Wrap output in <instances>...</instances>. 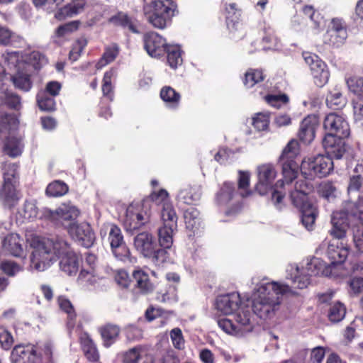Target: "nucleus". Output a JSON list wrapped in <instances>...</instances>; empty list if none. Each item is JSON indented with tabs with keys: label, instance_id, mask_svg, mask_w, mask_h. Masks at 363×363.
<instances>
[{
	"label": "nucleus",
	"instance_id": "obj_1",
	"mask_svg": "<svg viewBox=\"0 0 363 363\" xmlns=\"http://www.w3.org/2000/svg\"><path fill=\"white\" fill-rule=\"evenodd\" d=\"M27 242L32 250L29 257L30 270L45 272L61 257L60 269L68 276L77 273L81 259L72 250L69 244L63 238L31 236L27 239Z\"/></svg>",
	"mask_w": 363,
	"mask_h": 363
},
{
	"label": "nucleus",
	"instance_id": "obj_2",
	"mask_svg": "<svg viewBox=\"0 0 363 363\" xmlns=\"http://www.w3.org/2000/svg\"><path fill=\"white\" fill-rule=\"evenodd\" d=\"M287 188L291 203L301 212L302 223L308 230H311L315 223L317 209L310 201L308 195L313 191V186L306 180H298L294 185L292 181L279 180L272 195L274 205L281 203L284 194L279 189Z\"/></svg>",
	"mask_w": 363,
	"mask_h": 363
},
{
	"label": "nucleus",
	"instance_id": "obj_3",
	"mask_svg": "<svg viewBox=\"0 0 363 363\" xmlns=\"http://www.w3.org/2000/svg\"><path fill=\"white\" fill-rule=\"evenodd\" d=\"M288 293H294L290 286L262 280L257 284L252 296L254 313L264 320L273 318L279 309L281 296Z\"/></svg>",
	"mask_w": 363,
	"mask_h": 363
},
{
	"label": "nucleus",
	"instance_id": "obj_4",
	"mask_svg": "<svg viewBox=\"0 0 363 363\" xmlns=\"http://www.w3.org/2000/svg\"><path fill=\"white\" fill-rule=\"evenodd\" d=\"M5 61L8 68L12 71L10 79L14 86L26 91H29L32 86L30 78L32 73L46 62L45 57L37 51L29 53L24 59L18 52H7Z\"/></svg>",
	"mask_w": 363,
	"mask_h": 363
},
{
	"label": "nucleus",
	"instance_id": "obj_5",
	"mask_svg": "<svg viewBox=\"0 0 363 363\" xmlns=\"http://www.w3.org/2000/svg\"><path fill=\"white\" fill-rule=\"evenodd\" d=\"M333 267L320 259L313 257L307 259L306 264L301 267L295 264H289L286 269V279L291 281V289H303L310 284L311 277L313 276L323 275L333 278L345 277L344 272L338 274L333 272Z\"/></svg>",
	"mask_w": 363,
	"mask_h": 363
},
{
	"label": "nucleus",
	"instance_id": "obj_6",
	"mask_svg": "<svg viewBox=\"0 0 363 363\" xmlns=\"http://www.w3.org/2000/svg\"><path fill=\"white\" fill-rule=\"evenodd\" d=\"M143 12L147 22L154 28L164 29L177 13V5L173 0L151 1L144 4Z\"/></svg>",
	"mask_w": 363,
	"mask_h": 363
},
{
	"label": "nucleus",
	"instance_id": "obj_7",
	"mask_svg": "<svg viewBox=\"0 0 363 363\" xmlns=\"http://www.w3.org/2000/svg\"><path fill=\"white\" fill-rule=\"evenodd\" d=\"M235 322L223 318L218 320V325L225 333L241 337L252 331L255 326L254 316L250 308L247 306H241L235 315Z\"/></svg>",
	"mask_w": 363,
	"mask_h": 363
},
{
	"label": "nucleus",
	"instance_id": "obj_8",
	"mask_svg": "<svg viewBox=\"0 0 363 363\" xmlns=\"http://www.w3.org/2000/svg\"><path fill=\"white\" fill-rule=\"evenodd\" d=\"M18 126L16 117L10 114H2L0 117V140L4 143V152L15 157L21 154L22 145L15 135V130Z\"/></svg>",
	"mask_w": 363,
	"mask_h": 363
},
{
	"label": "nucleus",
	"instance_id": "obj_9",
	"mask_svg": "<svg viewBox=\"0 0 363 363\" xmlns=\"http://www.w3.org/2000/svg\"><path fill=\"white\" fill-rule=\"evenodd\" d=\"M333 168L332 158L324 155L304 159L300 165L302 175L308 179L326 177L331 173Z\"/></svg>",
	"mask_w": 363,
	"mask_h": 363
},
{
	"label": "nucleus",
	"instance_id": "obj_10",
	"mask_svg": "<svg viewBox=\"0 0 363 363\" xmlns=\"http://www.w3.org/2000/svg\"><path fill=\"white\" fill-rule=\"evenodd\" d=\"M79 215V209L70 204H62L55 211L45 208L41 211L40 218L48 219L56 225H62L67 229L75 223L74 220Z\"/></svg>",
	"mask_w": 363,
	"mask_h": 363
},
{
	"label": "nucleus",
	"instance_id": "obj_11",
	"mask_svg": "<svg viewBox=\"0 0 363 363\" xmlns=\"http://www.w3.org/2000/svg\"><path fill=\"white\" fill-rule=\"evenodd\" d=\"M325 247H327L326 254L331 261V263L328 265L333 267V272L338 274L344 272L345 276H346L347 272L342 267V264L349 255L350 248L348 245L338 240L324 241L320 246V250Z\"/></svg>",
	"mask_w": 363,
	"mask_h": 363
},
{
	"label": "nucleus",
	"instance_id": "obj_12",
	"mask_svg": "<svg viewBox=\"0 0 363 363\" xmlns=\"http://www.w3.org/2000/svg\"><path fill=\"white\" fill-rule=\"evenodd\" d=\"M299 153L298 143L290 140L282 151L280 160L282 162V174L285 180L293 181L297 177L299 165L294 159Z\"/></svg>",
	"mask_w": 363,
	"mask_h": 363
},
{
	"label": "nucleus",
	"instance_id": "obj_13",
	"mask_svg": "<svg viewBox=\"0 0 363 363\" xmlns=\"http://www.w3.org/2000/svg\"><path fill=\"white\" fill-rule=\"evenodd\" d=\"M305 62L309 65L314 83L319 87L323 86L329 79V72L327 66L318 55L305 52L303 53Z\"/></svg>",
	"mask_w": 363,
	"mask_h": 363
},
{
	"label": "nucleus",
	"instance_id": "obj_14",
	"mask_svg": "<svg viewBox=\"0 0 363 363\" xmlns=\"http://www.w3.org/2000/svg\"><path fill=\"white\" fill-rule=\"evenodd\" d=\"M258 183L256 189L259 194L264 195L267 190L272 188V184L274 181L277 172L271 163H265L259 165L257 167Z\"/></svg>",
	"mask_w": 363,
	"mask_h": 363
},
{
	"label": "nucleus",
	"instance_id": "obj_15",
	"mask_svg": "<svg viewBox=\"0 0 363 363\" xmlns=\"http://www.w3.org/2000/svg\"><path fill=\"white\" fill-rule=\"evenodd\" d=\"M148 218L147 213L142 211L140 204L132 203L126 209L123 223L127 230H132L144 225L147 221Z\"/></svg>",
	"mask_w": 363,
	"mask_h": 363
},
{
	"label": "nucleus",
	"instance_id": "obj_16",
	"mask_svg": "<svg viewBox=\"0 0 363 363\" xmlns=\"http://www.w3.org/2000/svg\"><path fill=\"white\" fill-rule=\"evenodd\" d=\"M67 231L74 240L85 247H89L94 243V234L87 223H73L68 227Z\"/></svg>",
	"mask_w": 363,
	"mask_h": 363
},
{
	"label": "nucleus",
	"instance_id": "obj_17",
	"mask_svg": "<svg viewBox=\"0 0 363 363\" xmlns=\"http://www.w3.org/2000/svg\"><path fill=\"white\" fill-rule=\"evenodd\" d=\"M325 130L335 135L348 137L350 126L346 120L341 116L331 113L325 117L323 123Z\"/></svg>",
	"mask_w": 363,
	"mask_h": 363
},
{
	"label": "nucleus",
	"instance_id": "obj_18",
	"mask_svg": "<svg viewBox=\"0 0 363 363\" xmlns=\"http://www.w3.org/2000/svg\"><path fill=\"white\" fill-rule=\"evenodd\" d=\"M143 40L147 52L154 57L162 55L168 46L165 39L155 32L146 33L144 35Z\"/></svg>",
	"mask_w": 363,
	"mask_h": 363
},
{
	"label": "nucleus",
	"instance_id": "obj_19",
	"mask_svg": "<svg viewBox=\"0 0 363 363\" xmlns=\"http://www.w3.org/2000/svg\"><path fill=\"white\" fill-rule=\"evenodd\" d=\"M345 138L335 135L332 133H327L323 140L326 156L340 159L345 152V142L342 140Z\"/></svg>",
	"mask_w": 363,
	"mask_h": 363
},
{
	"label": "nucleus",
	"instance_id": "obj_20",
	"mask_svg": "<svg viewBox=\"0 0 363 363\" xmlns=\"http://www.w3.org/2000/svg\"><path fill=\"white\" fill-rule=\"evenodd\" d=\"M240 303L241 300L239 294L232 293L219 296L216 298V308L223 315H230L242 306Z\"/></svg>",
	"mask_w": 363,
	"mask_h": 363
},
{
	"label": "nucleus",
	"instance_id": "obj_21",
	"mask_svg": "<svg viewBox=\"0 0 363 363\" xmlns=\"http://www.w3.org/2000/svg\"><path fill=\"white\" fill-rule=\"evenodd\" d=\"M331 225L330 234L337 240L344 238L350 228L347 213L342 211L334 212L331 217Z\"/></svg>",
	"mask_w": 363,
	"mask_h": 363
},
{
	"label": "nucleus",
	"instance_id": "obj_22",
	"mask_svg": "<svg viewBox=\"0 0 363 363\" xmlns=\"http://www.w3.org/2000/svg\"><path fill=\"white\" fill-rule=\"evenodd\" d=\"M13 363H39L40 359L33 345H16L11 352Z\"/></svg>",
	"mask_w": 363,
	"mask_h": 363
},
{
	"label": "nucleus",
	"instance_id": "obj_23",
	"mask_svg": "<svg viewBox=\"0 0 363 363\" xmlns=\"http://www.w3.org/2000/svg\"><path fill=\"white\" fill-rule=\"evenodd\" d=\"M331 23L332 26L324 35V42L329 45L339 46L347 38V30L340 20L333 19Z\"/></svg>",
	"mask_w": 363,
	"mask_h": 363
},
{
	"label": "nucleus",
	"instance_id": "obj_24",
	"mask_svg": "<svg viewBox=\"0 0 363 363\" xmlns=\"http://www.w3.org/2000/svg\"><path fill=\"white\" fill-rule=\"evenodd\" d=\"M319 125L316 115H308L301 122L298 131L299 139L305 143H310L315 138V130Z\"/></svg>",
	"mask_w": 363,
	"mask_h": 363
},
{
	"label": "nucleus",
	"instance_id": "obj_25",
	"mask_svg": "<svg viewBox=\"0 0 363 363\" xmlns=\"http://www.w3.org/2000/svg\"><path fill=\"white\" fill-rule=\"evenodd\" d=\"M24 240L18 234L11 233L7 235L3 242L4 250L16 257L26 258V252L23 248Z\"/></svg>",
	"mask_w": 363,
	"mask_h": 363
},
{
	"label": "nucleus",
	"instance_id": "obj_26",
	"mask_svg": "<svg viewBox=\"0 0 363 363\" xmlns=\"http://www.w3.org/2000/svg\"><path fill=\"white\" fill-rule=\"evenodd\" d=\"M134 246L140 253L146 257L152 255L154 248L157 247V244L152 234L143 232L135 237Z\"/></svg>",
	"mask_w": 363,
	"mask_h": 363
},
{
	"label": "nucleus",
	"instance_id": "obj_27",
	"mask_svg": "<svg viewBox=\"0 0 363 363\" xmlns=\"http://www.w3.org/2000/svg\"><path fill=\"white\" fill-rule=\"evenodd\" d=\"M72 3L60 8L55 13V18L61 21L82 13L86 5V0H71Z\"/></svg>",
	"mask_w": 363,
	"mask_h": 363
},
{
	"label": "nucleus",
	"instance_id": "obj_28",
	"mask_svg": "<svg viewBox=\"0 0 363 363\" xmlns=\"http://www.w3.org/2000/svg\"><path fill=\"white\" fill-rule=\"evenodd\" d=\"M107 233L108 234V240L111 247H116V246L124 242L121 230L116 224L111 223H104L101 228L100 235L103 237Z\"/></svg>",
	"mask_w": 363,
	"mask_h": 363
},
{
	"label": "nucleus",
	"instance_id": "obj_29",
	"mask_svg": "<svg viewBox=\"0 0 363 363\" xmlns=\"http://www.w3.org/2000/svg\"><path fill=\"white\" fill-rule=\"evenodd\" d=\"M0 199L8 208H12L18 203L20 196L15 184H3L0 191Z\"/></svg>",
	"mask_w": 363,
	"mask_h": 363
},
{
	"label": "nucleus",
	"instance_id": "obj_30",
	"mask_svg": "<svg viewBox=\"0 0 363 363\" xmlns=\"http://www.w3.org/2000/svg\"><path fill=\"white\" fill-rule=\"evenodd\" d=\"M80 342L86 358L91 362H96L99 358L98 350L94 342L87 333L80 336Z\"/></svg>",
	"mask_w": 363,
	"mask_h": 363
},
{
	"label": "nucleus",
	"instance_id": "obj_31",
	"mask_svg": "<svg viewBox=\"0 0 363 363\" xmlns=\"http://www.w3.org/2000/svg\"><path fill=\"white\" fill-rule=\"evenodd\" d=\"M347 104V99L341 91L335 87L330 90L326 97V104L331 109H340Z\"/></svg>",
	"mask_w": 363,
	"mask_h": 363
},
{
	"label": "nucleus",
	"instance_id": "obj_32",
	"mask_svg": "<svg viewBox=\"0 0 363 363\" xmlns=\"http://www.w3.org/2000/svg\"><path fill=\"white\" fill-rule=\"evenodd\" d=\"M201 189L199 187H188L181 190L177 196L178 200L186 204H194L201 198Z\"/></svg>",
	"mask_w": 363,
	"mask_h": 363
},
{
	"label": "nucleus",
	"instance_id": "obj_33",
	"mask_svg": "<svg viewBox=\"0 0 363 363\" xmlns=\"http://www.w3.org/2000/svg\"><path fill=\"white\" fill-rule=\"evenodd\" d=\"M99 333L106 347H109L116 341L120 333V329L117 325L108 324L99 329Z\"/></svg>",
	"mask_w": 363,
	"mask_h": 363
},
{
	"label": "nucleus",
	"instance_id": "obj_34",
	"mask_svg": "<svg viewBox=\"0 0 363 363\" xmlns=\"http://www.w3.org/2000/svg\"><path fill=\"white\" fill-rule=\"evenodd\" d=\"M160 97L170 108H177L179 104L180 94L170 86H164L162 89Z\"/></svg>",
	"mask_w": 363,
	"mask_h": 363
},
{
	"label": "nucleus",
	"instance_id": "obj_35",
	"mask_svg": "<svg viewBox=\"0 0 363 363\" xmlns=\"http://www.w3.org/2000/svg\"><path fill=\"white\" fill-rule=\"evenodd\" d=\"M177 227L163 225L158 229L159 242L162 247L169 248L173 243V234Z\"/></svg>",
	"mask_w": 363,
	"mask_h": 363
},
{
	"label": "nucleus",
	"instance_id": "obj_36",
	"mask_svg": "<svg viewBox=\"0 0 363 363\" xmlns=\"http://www.w3.org/2000/svg\"><path fill=\"white\" fill-rule=\"evenodd\" d=\"M161 218L163 225L177 227V216L171 203H165L161 208Z\"/></svg>",
	"mask_w": 363,
	"mask_h": 363
},
{
	"label": "nucleus",
	"instance_id": "obj_37",
	"mask_svg": "<svg viewBox=\"0 0 363 363\" xmlns=\"http://www.w3.org/2000/svg\"><path fill=\"white\" fill-rule=\"evenodd\" d=\"M133 276L136 281L137 287L139 288L141 291L147 293L153 290V284L150 281L147 273L140 269L135 270Z\"/></svg>",
	"mask_w": 363,
	"mask_h": 363
},
{
	"label": "nucleus",
	"instance_id": "obj_38",
	"mask_svg": "<svg viewBox=\"0 0 363 363\" xmlns=\"http://www.w3.org/2000/svg\"><path fill=\"white\" fill-rule=\"evenodd\" d=\"M235 187L232 183L225 182L216 194V201L219 205H225L233 199Z\"/></svg>",
	"mask_w": 363,
	"mask_h": 363
},
{
	"label": "nucleus",
	"instance_id": "obj_39",
	"mask_svg": "<svg viewBox=\"0 0 363 363\" xmlns=\"http://www.w3.org/2000/svg\"><path fill=\"white\" fill-rule=\"evenodd\" d=\"M165 52L167 53V62L172 68L175 69L182 65V52L178 45H168Z\"/></svg>",
	"mask_w": 363,
	"mask_h": 363
},
{
	"label": "nucleus",
	"instance_id": "obj_40",
	"mask_svg": "<svg viewBox=\"0 0 363 363\" xmlns=\"http://www.w3.org/2000/svg\"><path fill=\"white\" fill-rule=\"evenodd\" d=\"M68 189V186L65 182L55 180L47 186L46 194L49 196L59 197L66 194Z\"/></svg>",
	"mask_w": 363,
	"mask_h": 363
},
{
	"label": "nucleus",
	"instance_id": "obj_41",
	"mask_svg": "<svg viewBox=\"0 0 363 363\" xmlns=\"http://www.w3.org/2000/svg\"><path fill=\"white\" fill-rule=\"evenodd\" d=\"M4 184H15L17 175V165L13 163H5L2 167Z\"/></svg>",
	"mask_w": 363,
	"mask_h": 363
},
{
	"label": "nucleus",
	"instance_id": "obj_42",
	"mask_svg": "<svg viewBox=\"0 0 363 363\" xmlns=\"http://www.w3.org/2000/svg\"><path fill=\"white\" fill-rule=\"evenodd\" d=\"M186 228L194 229L199 225V212L194 207H189L184 213Z\"/></svg>",
	"mask_w": 363,
	"mask_h": 363
},
{
	"label": "nucleus",
	"instance_id": "obj_43",
	"mask_svg": "<svg viewBox=\"0 0 363 363\" xmlns=\"http://www.w3.org/2000/svg\"><path fill=\"white\" fill-rule=\"evenodd\" d=\"M118 54V48L113 45L107 48L100 60L96 64L97 69H101L108 63L113 62Z\"/></svg>",
	"mask_w": 363,
	"mask_h": 363
},
{
	"label": "nucleus",
	"instance_id": "obj_44",
	"mask_svg": "<svg viewBox=\"0 0 363 363\" xmlns=\"http://www.w3.org/2000/svg\"><path fill=\"white\" fill-rule=\"evenodd\" d=\"M157 299L164 303H175L178 300L177 288L169 285L167 289L161 290L157 293Z\"/></svg>",
	"mask_w": 363,
	"mask_h": 363
},
{
	"label": "nucleus",
	"instance_id": "obj_45",
	"mask_svg": "<svg viewBox=\"0 0 363 363\" xmlns=\"http://www.w3.org/2000/svg\"><path fill=\"white\" fill-rule=\"evenodd\" d=\"M346 83L350 91L363 99V77H351L347 79Z\"/></svg>",
	"mask_w": 363,
	"mask_h": 363
},
{
	"label": "nucleus",
	"instance_id": "obj_46",
	"mask_svg": "<svg viewBox=\"0 0 363 363\" xmlns=\"http://www.w3.org/2000/svg\"><path fill=\"white\" fill-rule=\"evenodd\" d=\"M345 313L346 309L344 305L337 302L330 307L328 318L330 321L337 323L344 318Z\"/></svg>",
	"mask_w": 363,
	"mask_h": 363
},
{
	"label": "nucleus",
	"instance_id": "obj_47",
	"mask_svg": "<svg viewBox=\"0 0 363 363\" xmlns=\"http://www.w3.org/2000/svg\"><path fill=\"white\" fill-rule=\"evenodd\" d=\"M263 79L264 76L261 70L250 69L245 73L244 84L246 87L251 88Z\"/></svg>",
	"mask_w": 363,
	"mask_h": 363
},
{
	"label": "nucleus",
	"instance_id": "obj_48",
	"mask_svg": "<svg viewBox=\"0 0 363 363\" xmlns=\"http://www.w3.org/2000/svg\"><path fill=\"white\" fill-rule=\"evenodd\" d=\"M0 269L8 276L14 277L23 270V267L14 261H3L0 264Z\"/></svg>",
	"mask_w": 363,
	"mask_h": 363
},
{
	"label": "nucleus",
	"instance_id": "obj_49",
	"mask_svg": "<svg viewBox=\"0 0 363 363\" xmlns=\"http://www.w3.org/2000/svg\"><path fill=\"white\" fill-rule=\"evenodd\" d=\"M37 101L40 109L51 111L55 110V101L52 97L48 96L45 92H40L37 96Z\"/></svg>",
	"mask_w": 363,
	"mask_h": 363
},
{
	"label": "nucleus",
	"instance_id": "obj_50",
	"mask_svg": "<svg viewBox=\"0 0 363 363\" xmlns=\"http://www.w3.org/2000/svg\"><path fill=\"white\" fill-rule=\"evenodd\" d=\"M20 214L26 220H33L38 216V208L33 201H26Z\"/></svg>",
	"mask_w": 363,
	"mask_h": 363
},
{
	"label": "nucleus",
	"instance_id": "obj_51",
	"mask_svg": "<svg viewBox=\"0 0 363 363\" xmlns=\"http://www.w3.org/2000/svg\"><path fill=\"white\" fill-rule=\"evenodd\" d=\"M250 177V175L248 172H239L238 188L240 194L242 197H245L250 194V191L249 190Z\"/></svg>",
	"mask_w": 363,
	"mask_h": 363
},
{
	"label": "nucleus",
	"instance_id": "obj_52",
	"mask_svg": "<svg viewBox=\"0 0 363 363\" xmlns=\"http://www.w3.org/2000/svg\"><path fill=\"white\" fill-rule=\"evenodd\" d=\"M87 45L86 38L82 37L77 39L73 44L69 52V57L72 62L77 60L82 55V50Z\"/></svg>",
	"mask_w": 363,
	"mask_h": 363
},
{
	"label": "nucleus",
	"instance_id": "obj_53",
	"mask_svg": "<svg viewBox=\"0 0 363 363\" xmlns=\"http://www.w3.org/2000/svg\"><path fill=\"white\" fill-rule=\"evenodd\" d=\"M319 192L323 197L328 200L336 197L337 195L336 186L330 182L321 183L319 187Z\"/></svg>",
	"mask_w": 363,
	"mask_h": 363
},
{
	"label": "nucleus",
	"instance_id": "obj_54",
	"mask_svg": "<svg viewBox=\"0 0 363 363\" xmlns=\"http://www.w3.org/2000/svg\"><path fill=\"white\" fill-rule=\"evenodd\" d=\"M269 123V115L267 113H257L252 118V125L259 131L266 130Z\"/></svg>",
	"mask_w": 363,
	"mask_h": 363
},
{
	"label": "nucleus",
	"instance_id": "obj_55",
	"mask_svg": "<svg viewBox=\"0 0 363 363\" xmlns=\"http://www.w3.org/2000/svg\"><path fill=\"white\" fill-rule=\"evenodd\" d=\"M141 347H135L125 352L123 355V363H138L141 358Z\"/></svg>",
	"mask_w": 363,
	"mask_h": 363
},
{
	"label": "nucleus",
	"instance_id": "obj_56",
	"mask_svg": "<svg viewBox=\"0 0 363 363\" xmlns=\"http://www.w3.org/2000/svg\"><path fill=\"white\" fill-rule=\"evenodd\" d=\"M79 21H73L60 26L56 30L55 34L57 37H65L76 31L79 28Z\"/></svg>",
	"mask_w": 363,
	"mask_h": 363
},
{
	"label": "nucleus",
	"instance_id": "obj_57",
	"mask_svg": "<svg viewBox=\"0 0 363 363\" xmlns=\"http://www.w3.org/2000/svg\"><path fill=\"white\" fill-rule=\"evenodd\" d=\"M350 294L358 295L363 292V277H352L347 281Z\"/></svg>",
	"mask_w": 363,
	"mask_h": 363
},
{
	"label": "nucleus",
	"instance_id": "obj_58",
	"mask_svg": "<svg viewBox=\"0 0 363 363\" xmlns=\"http://www.w3.org/2000/svg\"><path fill=\"white\" fill-rule=\"evenodd\" d=\"M111 250L115 257L121 261L125 262L130 258V252L125 242L116 246V247H111Z\"/></svg>",
	"mask_w": 363,
	"mask_h": 363
},
{
	"label": "nucleus",
	"instance_id": "obj_59",
	"mask_svg": "<svg viewBox=\"0 0 363 363\" xmlns=\"http://www.w3.org/2000/svg\"><path fill=\"white\" fill-rule=\"evenodd\" d=\"M94 269L86 270L82 269L79 273L77 281L80 284H94L96 281V277L94 274Z\"/></svg>",
	"mask_w": 363,
	"mask_h": 363
},
{
	"label": "nucleus",
	"instance_id": "obj_60",
	"mask_svg": "<svg viewBox=\"0 0 363 363\" xmlns=\"http://www.w3.org/2000/svg\"><path fill=\"white\" fill-rule=\"evenodd\" d=\"M115 21L117 23L125 28H128L131 32L134 33H138L135 22H133L127 15L121 13L115 18Z\"/></svg>",
	"mask_w": 363,
	"mask_h": 363
},
{
	"label": "nucleus",
	"instance_id": "obj_61",
	"mask_svg": "<svg viewBox=\"0 0 363 363\" xmlns=\"http://www.w3.org/2000/svg\"><path fill=\"white\" fill-rule=\"evenodd\" d=\"M13 343L11 333L4 327H0V345L6 350H9Z\"/></svg>",
	"mask_w": 363,
	"mask_h": 363
},
{
	"label": "nucleus",
	"instance_id": "obj_62",
	"mask_svg": "<svg viewBox=\"0 0 363 363\" xmlns=\"http://www.w3.org/2000/svg\"><path fill=\"white\" fill-rule=\"evenodd\" d=\"M170 337L175 348L182 349L184 346V340L180 328H175L170 331Z\"/></svg>",
	"mask_w": 363,
	"mask_h": 363
},
{
	"label": "nucleus",
	"instance_id": "obj_63",
	"mask_svg": "<svg viewBox=\"0 0 363 363\" xmlns=\"http://www.w3.org/2000/svg\"><path fill=\"white\" fill-rule=\"evenodd\" d=\"M150 199L157 205L161 206V208L164 207L165 203H170L168 193L164 189H160L158 192H152Z\"/></svg>",
	"mask_w": 363,
	"mask_h": 363
},
{
	"label": "nucleus",
	"instance_id": "obj_64",
	"mask_svg": "<svg viewBox=\"0 0 363 363\" xmlns=\"http://www.w3.org/2000/svg\"><path fill=\"white\" fill-rule=\"evenodd\" d=\"M57 301L60 308L68 314L70 320H73L75 318V313L73 306L69 300L64 296H60L58 298Z\"/></svg>",
	"mask_w": 363,
	"mask_h": 363
}]
</instances>
